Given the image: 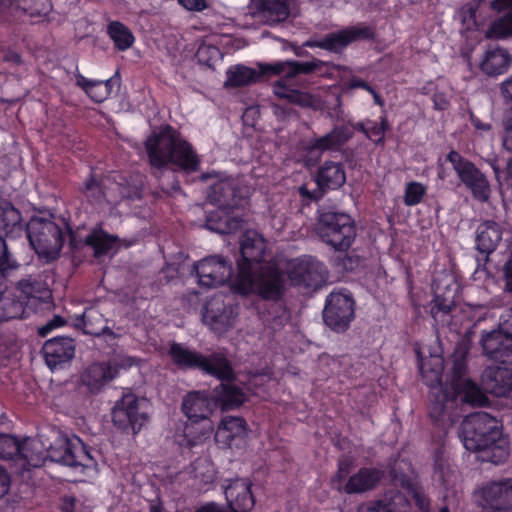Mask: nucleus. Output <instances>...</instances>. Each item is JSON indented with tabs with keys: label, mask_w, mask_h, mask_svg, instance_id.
<instances>
[{
	"label": "nucleus",
	"mask_w": 512,
	"mask_h": 512,
	"mask_svg": "<svg viewBox=\"0 0 512 512\" xmlns=\"http://www.w3.org/2000/svg\"><path fill=\"white\" fill-rule=\"evenodd\" d=\"M510 62L511 57L506 50L494 47L487 50L481 69L487 75L496 76L505 73Z\"/></svg>",
	"instance_id": "37"
},
{
	"label": "nucleus",
	"mask_w": 512,
	"mask_h": 512,
	"mask_svg": "<svg viewBox=\"0 0 512 512\" xmlns=\"http://www.w3.org/2000/svg\"><path fill=\"white\" fill-rule=\"evenodd\" d=\"M247 193L248 189L242 178L227 177L210 185L207 197L219 209L230 210L238 207Z\"/></svg>",
	"instance_id": "12"
},
{
	"label": "nucleus",
	"mask_w": 512,
	"mask_h": 512,
	"mask_svg": "<svg viewBox=\"0 0 512 512\" xmlns=\"http://www.w3.org/2000/svg\"><path fill=\"white\" fill-rule=\"evenodd\" d=\"M47 456L53 462L70 467H88L92 457L87 446L79 438H60L47 448Z\"/></svg>",
	"instance_id": "13"
},
{
	"label": "nucleus",
	"mask_w": 512,
	"mask_h": 512,
	"mask_svg": "<svg viewBox=\"0 0 512 512\" xmlns=\"http://www.w3.org/2000/svg\"><path fill=\"white\" fill-rule=\"evenodd\" d=\"M454 301L455 299H450L449 302H446V296L436 297V295H434V305L431 308L432 317L436 318L437 312H442L443 316L446 315L454 305Z\"/></svg>",
	"instance_id": "57"
},
{
	"label": "nucleus",
	"mask_w": 512,
	"mask_h": 512,
	"mask_svg": "<svg viewBox=\"0 0 512 512\" xmlns=\"http://www.w3.org/2000/svg\"><path fill=\"white\" fill-rule=\"evenodd\" d=\"M83 194L92 204L101 203L104 198V193L101 186L92 177L86 180L83 187Z\"/></svg>",
	"instance_id": "54"
},
{
	"label": "nucleus",
	"mask_w": 512,
	"mask_h": 512,
	"mask_svg": "<svg viewBox=\"0 0 512 512\" xmlns=\"http://www.w3.org/2000/svg\"><path fill=\"white\" fill-rule=\"evenodd\" d=\"M27 237L36 253L55 259L62 249L64 237L61 228L52 220L33 217L27 224Z\"/></svg>",
	"instance_id": "6"
},
{
	"label": "nucleus",
	"mask_w": 512,
	"mask_h": 512,
	"mask_svg": "<svg viewBox=\"0 0 512 512\" xmlns=\"http://www.w3.org/2000/svg\"><path fill=\"white\" fill-rule=\"evenodd\" d=\"M114 425L125 432L138 433L148 421L145 400H139L133 393H126L112 409Z\"/></svg>",
	"instance_id": "8"
},
{
	"label": "nucleus",
	"mask_w": 512,
	"mask_h": 512,
	"mask_svg": "<svg viewBox=\"0 0 512 512\" xmlns=\"http://www.w3.org/2000/svg\"><path fill=\"white\" fill-rule=\"evenodd\" d=\"M198 284L205 288H215L229 281L233 274L230 261L221 256H209L194 264Z\"/></svg>",
	"instance_id": "14"
},
{
	"label": "nucleus",
	"mask_w": 512,
	"mask_h": 512,
	"mask_svg": "<svg viewBox=\"0 0 512 512\" xmlns=\"http://www.w3.org/2000/svg\"><path fill=\"white\" fill-rule=\"evenodd\" d=\"M288 277L292 285L304 289L308 293L323 285L327 278V269L322 262L315 258H301L293 263Z\"/></svg>",
	"instance_id": "10"
},
{
	"label": "nucleus",
	"mask_w": 512,
	"mask_h": 512,
	"mask_svg": "<svg viewBox=\"0 0 512 512\" xmlns=\"http://www.w3.org/2000/svg\"><path fill=\"white\" fill-rule=\"evenodd\" d=\"M234 373L225 379H220L221 383L213 389L212 398L215 406L219 405L222 410H232L240 407L246 400V395L242 388L234 384L231 380Z\"/></svg>",
	"instance_id": "26"
},
{
	"label": "nucleus",
	"mask_w": 512,
	"mask_h": 512,
	"mask_svg": "<svg viewBox=\"0 0 512 512\" xmlns=\"http://www.w3.org/2000/svg\"><path fill=\"white\" fill-rule=\"evenodd\" d=\"M372 36V29L363 23H359L355 26H350L340 31L326 34L319 39L311 38L304 42L303 46L310 48L317 47L329 52L340 53L350 43L360 39H369Z\"/></svg>",
	"instance_id": "11"
},
{
	"label": "nucleus",
	"mask_w": 512,
	"mask_h": 512,
	"mask_svg": "<svg viewBox=\"0 0 512 512\" xmlns=\"http://www.w3.org/2000/svg\"><path fill=\"white\" fill-rule=\"evenodd\" d=\"M132 359L127 358L115 365L106 363H94L90 365L82 375L83 383L89 387L91 392H98L106 383L112 381L117 374V367H129Z\"/></svg>",
	"instance_id": "24"
},
{
	"label": "nucleus",
	"mask_w": 512,
	"mask_h": 512,
	"mask_svg": "<svg viewBox=\"0 0 512 512\" xmlns=\"http://www.w3.org/2000/svg\"><path fill=\"white\" fill-rule=\"evenodd\" d=\"M257 77L258 74L254 69L244 65H236L228 69L225 85L231 87L245 86L254 82Z\"/></svg>",
	"instance_id": "44"
},
{
	"label": "nucleus",
	"mask_w": 512,
	"mask_h": 512,
	"mask_svg": "<svg viewBox=\"0 0 512 512\" xmlns=\"http://www.w3.org/2000/svg\"><path fill=\"white\" fill-rule=\"evenodd\" d=\"M434 107L438 110H444L449 105V99L445 93L437 92L433 95Z\"/></svg>",
	"instance_id": "61"
},
{
	"label": "nucleus",
	"mask_w": 512,
	"mask_h": 512,
	"mask_svg": "<svg viewBox=\"0 0 512 512\" xmlns=\"http://www.w3.org/2000/svg\"><path fill=\"white\" fill-rule=\"evenodd\" d=\"M389 127L388 119L385 114L380 117L379 123L368 120L366 137L376 144L384 143L385 132L389 129Z\"/></svg>",
	"instance_id": "49"
},
{
	"label": "nucleus",
	"mask_w": 512,
	"mask_h": 512,
	"mask_svg": "<svg viewBox=\"0 0 512 512\" xmlns=\"http://www.w3.org/2000/svg\"><path fill=\"white\" fill-rule=\"evenodd\" d=\"M265 248V240L258 232L248 230L242 235L235 285L243 294L254 292L264 299L276 300L284 291L285 275L277 268L259 267Z\"/></svg>",
	"instance_id": "2"
},
{
	"label": "nucleus",
	"mask_w": 512,
	"mask_h": 512,
	"mask_svg": "<svg viewBox=\"0 0 512 512\" xmlns=\"http://www.w3.org/2000/svg\"><path fill=\"white\" fill-rule=\"evenodd\" d=\"M325 325L336 333H343L348 330L349 322H324Z\"/></svg>",
	"instance_id": "63"
},
{
	"label": "nucleus",
	"mask_w": 512,
	"mask_h": 512,
	"mask_svg": "<svg viewBox=\"0 0 512 512\" xmlns=\"http://www.w3.org/2000/svg\"><path fill=\"white\" fill-rule=\"evenodd\" d=\"M481 385L485 392L496 397H512V371L489 366L482 372Z\"/></svg>",
	"instance_id": "20"
},
{
	"label": "nucleus",
	"mask_w": 512,
	"mask_h": 512,
	"mask_svg": "<svg viewBox=\"0 0 512 512\" xmlns=\"http://www.w3.org/2000/svg\"><path fill=\"white\" fill-rule=\"evenodd\" d=\"M316 231L323 242L339 251L347 250L356 237L354 220L344 212H322L318 219Z\"/></svg>",
	"instance_id": "5"
},
{
	"label": "nucleus",
	"mask_w": 512,
	"mask_h": 512,
	"mask_svg": "<svg viewBox=\"0 0 512 512\" xmlns=\"http://www.w3.org/2000/svg\"><path fill=\"white\" fill-rule=\"evenodd\" d=\"M20 451L17 456L23 458L28 465L33 467H40L44 464L47 456V449L44 447L40 439H26L20 443Z\"/></svg>",
	"instance_id": "38"
},
{
	"label": "nucleus",
	"mask_w": 512,
	"mask_h": 512,
	"mask_svg": "<svg viewBox=\"0 0 512 512\" xmlns=\"http://www.w3.org/2000/svg\"><path fill=\"white\" fill-rule=\"evenodd\" d=\"M107 33L120 51L129 49L135 40L131 30L119 21L109 23Z\"/></svg>",
	"instance_id": "43"
},
{
	"label": "nucleus",
	"mask_w": 512,
	"mask_h": 512,
	"mask_svg": "<svg viewBox=\"0 0 512 512\" xmlns=\"http://www.w3.org/2000/svg\"><path fill=\"white\" fill-rule=\"evenodd\" d=\"M410 509L411 503L407 496L398 489L390 488L359 512H409Z\"/></svg>",
	"instance_id": "28"
},
{
	"label": "nucleus",
	"mask_w": 512,
	"mask_h": 512,
	"mask_svg": "<svg viewBox=\"0 0 512 512\" xmlns=\"http://www.w3.org/2000/svg\"><path fill=\"white\" fill-rule=\"evenodd\" d=\"M20 441L10 434L0 433V458L12 459L20 451Z\"/></svg>",
	"instance_id": "50"
},
{
	"label": "nucleus",
	"mask_w": 512,
	"mask_h": 512,
	"mask_svg": "<svg viewBox=\"0 0 512 512\" xmlns=\"http://www.w3.org/2000/svg\"><path fill=\"white\" fill-rule=\"evenodd\" d=\"M353 136V130L349 125L335 126L327 134L311 139L306 151L311 159L318 160L324 152L338 151Z\"/></svg>",
	"instance_id": "15"
},
{
	"label": "nucleus",
	"mask_w": 512,
	"mask_h": 512,
	"mask_svg": "<svg viewBox=\"0 0 512 512\" xmlns=\"http://www.w3.org/2000/svg\"><path fill=\"white\" fill-rule=\"evenodd\" d=\"M406 490L409 494H411L415 504L422 512H429L430 500L424 493L423 489L417 485V483L413 484L412 487H409Z\"/></svg>",
	"instance_id": "56"
},
{
	"label": "nucleus",
	"mask_w": 512,
	"mask_h": 512,
	"mask_svg": "<svg viewBox=\"0 0 512 512\" xmlns=\"http://www.w3.org/2000/svg\"><path fill=\"white\" fill-rule=\"evenodd\" d=\"M273 91L277 97L286 99L292 104L313 110L322 109L323 103L319 97L293 88L291 83L286 82V80L276 81L273 86Z\"/></svg>",
	"instance_id": "29"
},
{
	"label": "nucleus",
	"mask_w": 512,
	"mask_h": 512,
	"mask_svg": "<svg viewBox=\"0 0 512 512\" xmlns=\"http://www.w3.org/2000/svg\"><path fill=\"white\" fill-rule=\"evenodd\" d=\"M434 472L444 486L450 484L452 471L448 460L440 452L435 455Z\"/></svg>",
	"instance_id": "52"
},
{
	"label": "nucleus",
	"mask_w": 512,
	"mask_h": 512,
	"mask_svg": "<svg viewBox=\"0 0 512 512\" xmlns=\"http://www.w3.org/2000/svg\"><path fill=\"white\" fill-rule=\"evenodd\" d=\"M502 239V230L494 221L481 223L476 231V249L488 260L489 255L495 251Z\"/></svg>",
	"instance_id": "31"
},
{
	"label": "nucleus",
	"mask_w": 512,
	"mask_h": 512,
	"mask_svg": "<svg viewBox=\"0 0 512 512\" xmlns=\"http://www.w3.org/2000/svg\"><path fill=\"white\" fill-rule=\"evenodd\" d=\"M489 9L503 16L494 20L486 31L487 38L503 39L512 36V0H492Z\"/></svg>",
	"instance_id": "27"
},
{
	"label": "nucleus",
	"mask_w": 512,
	"mask_h": 512,
	"mask_svg": "<svg viewBox=\"0 0 512 512\" xmlns=\"http://www.w3.org/2000/svg\"><path fill=\"white\" fill-rule=\"evenodd\" d=\"M480 493L484 506L494 511L512 510V478L489 481Z\"/></svg>",
	"instance_id": "16"
},
{
	"label": "nucleus",
	"mask_w": 512,
	"mask_h": 512,
	"mask_svg": "<svg viewBox=\"0 0 512 512\" xmlns=\"http://www.w3.org/2000/svg\"><path fill=\"white\" fill-rule=\"evenodd\" d=\"M118 241L116 235H111L104 231L102 227L96 226L90 230L85 238L78 239L75 235H71L70 243L74 249L80 248L82 245L90 247L96 258L106 255Z\"/></svg>",
	"instance_id": "25"
},
{
	"label": "nucleus",
	"mask_w": 512,
	"mask_h": 512,
	"mask_svg": "<svg viewBox=\"0 0 512 512\" xmlns=\"http://www.w3.org/2000/svg\"><path fill=\"white\" fill-rule=\"evenodd\" d=\"M447 160L452 164L457 176L472 192L473 196L481 202L487 201L490 186L486 176L472 162L463 158L454 150L449 152Z\"/></svg>",
	"instance_id": "9"
},
{
	"label": "nucleus",
	"mask_w": 512,
	"mask_h": 512,
	"mask_svg": "<svg viewBox=\"0 0 512 512\" xmlns=\"http://www.w3.org/2000/svg\"><path fill=\"white\" fill-rule=\"evenodd\" d=\"M419 369L425 384L430 388V416L439 421L457 400L471 405H483L487 398L481 389L466 375L464 357L453 360L446 382H442L444 359L441 355H430L420 361Z\"/></svg>",
	"instance_id": "1"
},
{
	"label": "nucleus",
	"mask_w": 512,
	"mask_h": 512,
	"mask_svg": "<svg viewBox=\"0 0 512 512\" xmlns=\"http://www.w3.org/2000/svg\"><path fill=\"white\" fill-rule=\"evenodd\" d=\"M149 162L158 173L161 169L174 165L187 173L199 170L201 158L192 145L181 137L171 126L153 132L145 142Z\"/></svg>",
	"instance_id": "4"
},
{
	"label": "nucleus",
	"mask_w": 512,
	"mask_h": 512,
	"mask_svg": "<svg viewBox=\"0 0 512 512\" xmlns=\"http://www.w3.org/2000/svg\"><path fill=\"white\" fill-rule=\"evenodd\" d=\"M426 193V187L419 182H410L406 185L404 203L414 206L420 203Z\"/></svg>",
	"instance_id": "51"
},
{
	"label": "nucleus",
	"mask_w": 512,
	"mask_h": 512,
	"mask_svg": "<svg viewBox=\"0 0 512 512\" xmlns=\"http://www.w3.org/2000/svg\"><path fill=\"white\" fill-rule=\"evenodd\" d=\"M383 477V472L375 468H361L351 476L345 485L348 494L362 493L374 489Z\"/></svg>",
	"instance_id": "32"
},
{
	"label": "nucleus",
	"mask_w": 512,
	"mask_h": 512,
	"mask_svg": "<svg viewBox=\"0 0 512 512\" xmlns=\"http://www.w3.org/2000/svg\"><path fill=\"white\" fill-rule=\"evenodd\" d=\"M459 436L467 450L483 452L484 461L499 464L509 456L499 421L486 412L466 416L459 427Z\"/></svg>",
	"instance_id": "3"
},
{
	"label": "nucleus",
	"mask_w": 512,
	"mask_h": 512,
	"mask_svg": "<svg viewBox=\"0 0 512 512\" xmlns=\"http://www.w3.org/2000/svg\"><path fill=\"white\" fill-rule=\"evenodd\" d=\"M179 4L190 11H202L206 8L205 0H178Z\"/></svg>",
	"instance_id": "60"
},
{
	"label": "nucleus",
	"mask_w": 512,
	"mask_h": 512,
	"mask_svg": "<svg viewBox=\"0 0 512 512\" xmlns=\"http://www.w3.org/2000/svg\"><path fill=\"white\" fill-rule=\"evenodd\" d=\"M23 231L21 213L7 201L0 202V232L16 237Z\"/></svg>",
	"instance_id": "36"
},
{
	"label": "nucleus",
	"mask_w": 512,
	"mask_h": 512,
	"mask_svg": "<svg viewBox=\"0 0 512 512\" xmlns=\"http://www.w3.org/2000/svg\"><path fill=\"white\" fill-rule=\"evenodd\" d=\"M76 83L97 103L103 102L109 96V89L102 84V81L89 80L81 74H76Z\"/></svg>",
	"instance_id": "46"
},
{
	"label": "nucleus",
	"mask_w": 512,
	"mask_h": 512,
	"mask_svg": "<svg viewBox=\"0 0 512 512\" xmlns=\"http://www.w3.org/2000/svg\"><path fill=\"white\" fill-rule=\"evenodd\" d=\"M292 2L293 0H250L248 8L254 17L272 26L289 17Z\"/></svg>",
	"instance_id": "17"
},
{
	"label": "nucleus",
	"mask_w": 512,
	"mask_h": 512,
	"mask_svg": "<svg viewBox=\"0 0 512 512\" xmlns=\"http://www.w3.org/2000/svg\"><path fill=\"white\" fill-rule=\"evenodd\" d=\"M355 316V301L348 290L331 292L325 301L323 320H352Z\"/></svg>",
	"instance_id": "19"
},
{
	"label": "nucleus",
	"mask_w": 512,
	"mask_h": 512,
	"mask_svg": "<svg viewBox=\"0 0 512 512\" xmlns=\"http://www.w3.org/2000/svg\"><path fill=\"white\" fill-rule=\"evenodd\" d=\"M322 64L323 62L318 59L311 62L280 61L273 64H259V68L263 75H282L279 80L291 83L298 74L312 73Z\"/></svg>",
	"instance_id": "22"
},
{
	"label": "nucleus",
	"mask_w": 512,
	"mask_h": 512,
	"mask_svg": "<svg viewBox=\"0 0 512 512\" xmlns=\"http://www.w3.org/2000/svg\"><path fill=\"white\" fill-rule=\"evenodd\" d=\"M501 90L507 104L510 106V111H512V77L502 84Z\"/></svg>",
	"instance_id": "62"
},
{
	"label": "nucleus",
	"mask_w": 512,
	"mask_h": 512,
	"mask_svg": "<svg viewBox=\"0 0 512 512\" xmlns=\"http://www.w3.org/2000/svg\"><path fill=\"white\" fill-rule=\"evenodd\" d=\"M389 475L394 485L407 489L416 483V474L411 463L406 459H396L390 464Z\"/></svg>",
	"instance_id": "39"
},
{
	"label": "nucleus",
	"mask_w": 512,
	"mask_h": 512,
	"mask_svg": "<svg viewBox=\"0 0 512 512\" xmlns=\"http://www.w3.org/2000/svg\"><path fill=\"white\" fill-rule=\"evenodd\" d=\"M320 189H337L344 185L346 174L341 163L326 161L318 170L316 177Z\"/></svg>",
	"instance_id": "35"
},
{
	"label": "nucleus",
	"mask_w": 512,
	"mask_h": 512,
	"mask_svg": "<svg viewBox=\"0 0 512 512\" xmlns=\"http://www.w3.org/2000/svg\"><path fill=\"white\" fill-rule=\"evenodd\" d=\"M214 406V400H209L205 393L198 391L188 393L182 401V411L193 423L207 420Z\"/></svg>",
	"instance_id": "30"
},
{
	"label": "nucleus",
	"mask_w": 512,
	"mask_h": 512,
	"mask_svg": "<svg viewBox=\"0 0 512 512\" xmlns=\"http://www.w3.org/2000/svg\"><path fill=\"white\" fill-rule=\"evenodd\" d=\"M226 211L219 209L209 213L206 219L207 228L219 234L235 233L241 229L244 224L243 218L239 215H230Z\"/></svg>",
	"instance_id": "33"
},
{
	"label": "nucleus",
	"mask_w": 512,
	"mask_h": 512,
	"mask_svg": "<svg viewBox=\"0 0 512 512\" xmlns=\"http://www.w3.org/2000/svg\"><path fill=\"white\" fill-rule=\"evenodd\" d=\"M17 289L23 298L44 300L49 298L50 292L41 281L32 278L22 279L17 283Z\"/></svg>",
	"instance_id": "45"
},
{
	"label": "nucleus",
	"mask_w": 512,
	"mask_h": 512,
	"mask_svg": "<svg viewBox=\"0 0 512 512\" xmlns=\"http://www.w3.org/2000/svg\"><path fill=\"white\" fill-rule=\"evenodd\" d=\"M42 351L48 367L55 370L74 357V340L64 336L54 337L44 343Z\"/></svg>",
	"instance_id": "21"
},
{
	"label": "nucleus",
	"mask_w": 512,
	"mask_h": 512,
	"mask_svg": "<svg viewBox=\"0 0 512 512\" xmlns=\"http://www.w3.org/2000/svg\"><path fill=\"white\" fill-rule=\"evenodd\" d=\"M75 505V497L65 496L62 501V512H75Z\"/></svg>",
	"instance_id": "64"
},
{
	"label": "nucleus",
	"mask_w": 512,
	"mask_h": 512,
	"mask_svg": "<svg viewBox=\"0 0 512 512\" xmlns=\"http://www.w3.org/2000/svg\"><path fill=\"white\" fill-rule=\"evenodd\" d=\"M169 355L173 362L181 368H200L218 379H225L232 375V367L229 361L218 355L204 358L201 354L193 352L178 343L170 345Z\"/></svg>",
	"instance_id": "7"
},
{
	"label": "nucleus",
	"mask_w": 512,
	"mask_h": 512,
	"mask_svg": "<svg viewBox=\"0 0 512 512\" xmlns=\"http://www.w3.org/2000/svg\"><path fill=\"white\" fill-rule=\"evenodd\" d=\"M225 498L229 512H249L255 500L251 492V483L247 479H235L225 487Z\"/></svg>",
	"instance_id": "23"
},
{
	"label": "nucleus",
	"mask_w": 512,
	"mask_h": 512,
	"mask_svg": "<svg viewBox=\"0 0 512 512\" xmlns=\"http://www.w3.org/2000/svg\"><path fill=\"white\" fill-rule=\"evenodd\" d=\"M486 8H489V3H485L483 0H473L461 7L459 16L467 29L478 27L481 24L482 12Z\"/></svg>",
	"instance_id": "41"
},
{
	"label": "nucleus",
	"mask_w": 512,
	"mask_h": 512,
	"mask_svg": "<svg viewBox=\"0 0 512 512\" xmlns=\"http://www.w3.org/2000/svg\"><path fill=\"white\" fill-rule=\"evenodd\" d=\"M482 348L491 360L501 364H512V334L501 328L485 334L481 340Z\"/></svg>",
	"instance_id": "18"
},
{
	"label": "nucleus",
	"mask_w": 512,
	"mask_h": 512,
	"mask_svg": "<svg viewBox=\"0 0 512 512\" xmlns=\"http://www.w3.org/2000/svg\"><path fill=\"white\" fill-rule=\"evenodd\" d=\"M247 433L246 421L241 417L227 416L219 425L215 440L226 446H231L236 438H244Z\"/></svg>",
	"instance_id": "34"
},
{
	"label": "nucleus",
	"mask_w": 512,
	"mask_h": 512,
	"mask_svg": "<svg viewBox=\"0 0 512 512\" xmlns=\"http://www.w3.org/2000/svg\"><path fill=\"white\" fill-rule=\"evenodd\" d=\"M503 146L512 152V111L511 116L505 121V133L503 137Z\"/></svg>",
	"instance_id": "58"
},
{
	"label": "nucleus",
	"mask_w": 512,
	"mask_h": 512,
	"mask_svg": "<svg viewBox=\"0 0 512 512\" xmlns=\"http://www.w3.org/2000/svg\"><path fill=\"white\" fill-rule=\"evenodd\" d=\"M459 284L456 277L447 271L437 273L433 280V291L436 297L446 296V302L450 299H455L458 291Z\"/></svg>",
	"instance_id": "40"
},
{
	"label": "nucleus",
	"mask_w": 512,
	"mask_h": 512,
	"mask_svg": "<svg viewBox=\"0 0 512 512\" xmlns=\"http://www.w3.org/2000/svg\"><path fill=\"white\" fill-rule=\"evenodd\" d=\"M507 260L503 266L505 290L512 293V230L507 234Z\"/></svg>",
	"instance_id": "53"
},
{
	"label": "nucleus",
	"mask_w": 512,
	"mask_h": 512,
	"mask_svg": "<svg viewBox=\"0 0 512 512\" xmlns=\"http://www.w3.org/2000/svg\"><path fill=\"white\" fill-rule=\"evenodd\" d=\"M220 51L217 47L209 44H201L196 52V57L200 63L207 66L212 65V61L217 59Z\"/></svg>",
	"instance_id": "55"
},
{
	"label": "nucleus",
	"mask_w": 512,
	"mask_h": 512,
	"mask_svg": "<svg viewBox=\"0 0 512 512\" xmlns=\"http://www.w3.org/2000/svg\"><path fill=\"white\" fill-rule=\"evenodd\" d=\"M15 6L30 16H46L51 10L50 0H0L1 6Z\"/></svg>",
	"instance_id": "42"
},
{
	"label": "nucleus",
	"mask_w": 512,
	"mask_h": 512,
	"mask_svg": "<svg viewBox=\"0 0 512 512\" xmlns=\"http://www.w3.org/2000/svg\"><path fill=\"white\" fill-rule=\"evenodd\" d=\"M10 476L6 469L0 465V498L4 497L10 489Z\"/></svg>",
	"instance_id": "59"
},
{
	"label": "nucleus",
	"mask_w": 512,
	"mask_h": 512,
	"mask_svg": "<svg viewBox=\"0 0 512 512\" xmlns=\"http://www.w3.org/2000/svg\"><path fill=\"white\" fill-rule=\"evenodd\" d=\"M19 264L10 251L6 241L0 236V294L3 293L2 280L13 270H16Z\"/></svg>",
	"instance_id": "47"
},
{
	"label": "nucleus",
	"mask_w": 512,
	"mask_h": 512,
	"mask_svg": "<svg viewBox=\"0 0 512 512\" xmlns=\"http://www.w3.org/2000/svg\"><path fill=\"white\" fill-rule=\"evenodd\" d=\"M96 322H77L75 325L84 334L103 339L108 345H113L118 335L109 327H95Z\"/></svg>",
	"instance_id": "48"
}]
</instances>
